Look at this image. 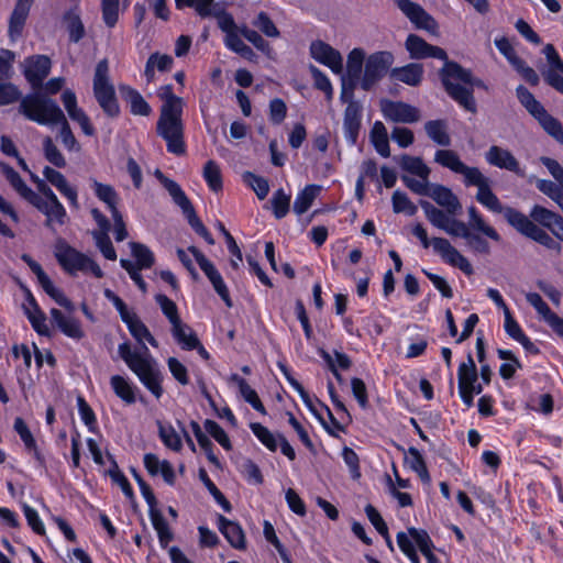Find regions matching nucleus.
I'll list each match as a JSON object with an SVG mask.
<instances>
[{
	"instance_id": "nucleus-32",
	"label": "nucleus",
	"mask_w": 563,
	"mask_h": 563,
	"mask_svg": "<svg viewBox=\"0 0 563 563\" xmlns=\"http://www.w3.org/2000/svg\"><path fill=\"white\" fill-rule=\"evenodd\" d=\"M13 428L15 432L20 435V439L22 440L26 452L31 454L41 464L44 463V457L41 454L36 441L31 430L24 422V420L20 417L15 418Z\"/></svg>"
},
{
	"instance_id": "nucleus-49",
	"label": "nucleus",
	"mask_w": 563,
	"mask_h": 563,
	"mask_svg": "<svg viewBox=\"0 0 563 563\" xmlns=\"http://www.w3.org/2000/svg\"><path fill=\"white\" fill-rule=\"evenodd\" d=\"M427 135L437 144L448 146L451 143L448 128L444 121L434 120L428 121L424 124Z\"/></svg>"
},
{
	"instance_id": "nucleus-30",
	"label": "nucleus",
	"mask_w": 563,
	"mask_h": 563,
	"mask_svg": "<svg viewBox=\"0 0 563 563\" xmlns=\"http://www.w3.org/2000/svg\"><path fill=\"white\" fill-rule=\"evenodd\" d=\"M218 527L228 542L235 549L243 550L246 547L245 534L242 527L223 516L218 518Z\"/></svg>"
},
{
	"instance_id": "nucleus-37",
	"label": "nucleus",
	"mask_w": 563,
	"mask_h": 563,
	"mask_svg": "<svg viewBox=\"0 0 563 563\" xmlns=\"http://www.w3.org/2000/svg\"><path fill=\"white\" fill-rule=\"evenodd\" d=\"M174 64L173 57L167 54H161V53H153L150 55L145 69H144V76L146 77L147 81H153L155 78V70L158 71H168L172 69Z\"/></svg>"
},
{
	"instance_id": "nucleus-59",
	"label": "nucleus",
	"mask_w": 563,
	"mask_h": 563,
	"mask_svg": "<svg viewBox=\"0 0 563 563\" xmlns=\"http://www.w3.org/2000/svg\"><path fill=\"white\" fill-rule=\"evenodd\" d=\"M250 428L254 435L265 445L269 451H276L278 446V440L266 427L258 422H252Z\"/></svg>"
},
{
	"instance_id": "nucleus-5",
	"label": "nucleus",
	"mask_w": 563,
	"mask_h": 563,
	"mask_svg": "<svg viewBox=\"0 0 563 563\" xmlns=\"http://www.w3.org/2000/svg\"><path fill=\"white\" fill-rule=\"evenodd\" d=\"M441 76L442 82L450 97L465 110L475 112L476 104L473 98L475 80L471 73L455 63H445Z\"/></svg>"
},
{
	"instance_id": "nucleus-25",
	"label": "nucleus",
	"mask_w": 563,
	"mask_h": 563,
	"mask_svg": "<svg viewBox=\"0 0 563 563\" xmlns=\"http://www.w3.org/2000/svg\"><path fill=\"white\" fill-rule=\"evenodd\" d=\"M33 1L34 0H16L9 20L8 33L11 41L14 42L21 36Z\"/></svg>"
},
{
	"instance_id": "nucleus-26",
	"label": "nucleus",
	"mask_w": 563,
	"mask_h": 563,
	"mask_svg": "<svg viewBox=\"0 0 563 563\" xmlns=\"http://www.w3.org/2000/svg\"><path fill=\"white\" fill-rule=\"evenodd\" d=\"M45 179L52 184L71 206H78L77 190L66 179V177L58 170L46 166L43 169Z\"/></svg>"
},
{
	"instance_id": "nucleus-61",
	"label": "nucleus",
	"mask_w": 563,
	"mask_h": 563,
	"mask_svg": "<svg viewBox=\"0 0 563 563\" xmlns=\"http://www.w3.org/2000/svg\"><path fill=\"white\" fill-rule=\"evenodd\" d=\"M406 461L409 464L410 468L415 471L423 482L430 481V475L428 473L426 463L417 449H409L408 457Z\"/></svg>"
},
{
	"instance_id": "nucleus-34",
	"label": "nucleus",
	"mask_w": 563,
	"mask_h": 563,
	"mask_svg": "<svg viewBox=\"0 0 563 563\" xmlns=\"http://www.w3.org/2000/svg\"><path fill=\"white\" fill-rule=\"evenodd\" d=\"M110 386L113 393L126 405L136 401V387L128 378L121 375H112L110 377Z\"/></svg>"
},
{
	"instance_id": "nucleus-10",
	"label": "nucleus",
	"mask_w": 563,
	"mask_h": 563,
	"mask_svg": "<svg viewBox=\"0 0 563 563\" xmlns=\"http://www.w3.org/2000/svg\"><path fill=\"white\" fill-rule=\"evenodd\" d=\"M394 64V55L388 51H378L366 57L360 86L363 90H371L388 71Z\"/></svg>"
},
{
	"instance_id": "nucleus-33",
	"label": "nucleus",
	"mask_w": 563,
	"mask_h": 563,
	"mask_svg": "<svg viewBox=\"0 0 563 563\" xmlns=\"http://www.w3.org/2000/svg\"><path fill=\"white\" fill-rule=\"evenodd\" d=\"M176 343L185 351H191L198 345L199 338L187 323L180 321L170 328Z\"/></svg>"
},
{
	"instance_id": "nucleus-6",
	"label": "nucleus",
	"mask_w": 563,
	"mask_h": 563,
	"mask_svg": "<svg viewBox=\"0 0 563 563\" xmlns=\"http://www.w3.org/2000/svg\"><path fill=\"white\" fill-rule=\"evenodd\" d=\"M412 234L420 240L424 249L431 246L434 253L446 264L460 268L466 275L473 274L474 271L470 261L448 239H429L427 230L419 223L413 225Z\"/></svg>"
},
{
	"instance_id": "nucleus-38",
	"label": "nucleus",
	"mask_w": 563,
	"mask_h": 563,
	"mask_svg": "<svg viewBox=\"0 0 563 563\" xmlns=\"http://www.w3.org/2000/svg\"><path fill=\"white\" fill-rule=\"evenodd\" d=\"M468 217L470 229H472L475 232L482 233L483 235L493 240L494 242L499 243L501 241V236L499 235V233L495 230V228H493L484 220V218L475 207L468 208Z\"/></svg>"
},
{
	"instance_id": "nucleus-42",
	"label": "nucleus",
	"mask_w": 563,
	"mask_h": 563,
	"mask_svg": "<svg viewBox=\"0 0 563 563\" xmlns=\"http://www.w3.org/2000/svg\"><path fill=\"white\" fill-rule=\"evenodd\" d=\"M321 191V186L308 185L300 192H298L295 202L294 211L298 216L303 214L312 206V202Z\"/></svg>"
},
{
	"instance_id": "nucleus-2",
	"label": "nucleus",
	"mask_w": 563,
	"mask_h": 563,
	"mask_svg": "<svg viewBox=\"0 0 563 563\" xmlns=\"http://www.w3.org/2000/svg\"><path fill=\"white\" fill-rule=\"evenodd\" d=\"M20 111L31 121L42 125L60 124V140L68 151H79V146L64 112L58 104L41 96H26L20 103Z\"/></svg>"
},
{
	"instance_id": "nucleus-27",
	"label": "nucleus",
	"mask_w": 563,
	"mask_h": 563,
	"mask_svg": "<svg viewBox=\"0 0 563 563\" xmlns=\"http://www.w3.org/2000/svg\"><path fill=\"white\" fill-rule=\"evenodd\" d=\"M362 109L355 101H350L343 120L344 136L350 144H355L361 126Z\"/></svg>"
},
{
	"instance_id": "nucleus-41",
	"label": "nucleus",
	"mask_w": 563,
	"mask_h": 563,
	"mask_svg": "<svg viewBox=\"0 0 563 563\" xmlns=\"http://www.w3.org/2000/svg\"><path fill=\"white\" fill-rule=\"evenodd\" d=\"M157 429L158 437L167 449L174 452H179L183 449L181 435L170 423L157 421Z\"/></svg>"
},
{
	"instance_id": "nucleus-22",
	"label": "nucleus",
	"mask_w": 563,
	"mask_h": 563,
	"mask_svg": "<svg viewBox=\"0 0 563 563\" xmlns=\"http://www.w3.org/2000/svg\"><path fill=\"white\" fill-rule=\"evenodd\" d=\"M62 102L68 117L79 124L86 135L92 136L95 134V129L90 122L89 117L78 106L75 92L70 89L64 90L62 93Z\"/></svg>"
},
{
	"instance_id": "nucleus-47",
	"label": "nucleus",
	"mask_w": 563,
	"mask_h": 563,
	"mask_svg": "<svg viewBox=\"0 0 563 563\" xmlns=\"http://www.w3.org/2000/svg\"><path fill=\"white\" fill-rule=\"evenodd\" d=\"M0 170L10 183V185L14 188V190L26 201L32 197L35 192L26 184L21 179L19 174L9 165L4 163H0Z\"/></svg>"
},
{
	"instance_id": "nucleus-51",
	"label": "nucleus",
	"mask_w": 563,
	"mask_h": 563,
	"mask_svg": "<svg viewBox=\"0 0 563 563\" xmlns=\"http://www.w3.org/2000/svg\"><path fill=\"white\" fill-rule=\"evenodd\" d=\"M477 368L471 354L467 361L460 364L457 369L459 388H468L477 382Z\"/></svg>"
},
{
	"instance_id": "nucleus-62",
	"label": "nucleus",
	"mask_w": 563,
	"mask_h": 563,
	"mask_svg": "<svg viewBox=\"0 0 563 563\" xmlns=\"http://www.w3.org/2000/svg\"><path fill=\"white\" fill-rule=\"evenodd\" d=\"M243 180L254 190L258 199L263 200L268 195L269 185L265 178L246 172L243 174Z\"/></svg>"
},
{
	"instance_id": "nucleus-50",
	"label": "nucleus",
	"mask_w": 563,
	"mask_h": 563,
	"mask_svg": "<svg viewBox=\"0 0 563 563\" xmlns=\"http://www.w3.org/2000/svg\"><path fill=\"white\" fill-rule=\"evenodd\" d=\"M490 180L477 190L476 200L486 209L495 213H504L505 208L498 197L490 189Z\"/></svg>"
},
{
	"instance_id": "nucleus-12",
	"label": "nucleus",
	"mask_w": 563,
	"mask_h": 563,
	"mask_svg": "<svg viewBox=\"0 0 563 563\" xmlns=\"http://www.w3.org/2000/svg\"><path fill=\"white\" fill-rule=\"evenodd\" d=\"M22 260L27 264L30 269L36 275L37 280L44 291L60 307H64L69 312L75 310L74 303L65 296V294L57 288L51 278L45 274L41 265L35 262L31 256L24 254Z\"/></svg>"
},
{
	"instance_id": "nucleus-57",
	"label": "nucleus",
	"mask_w": 563,
	"mask_h": 563,
	"mask_svg": "<svg viewBox=\"0 0 563 563\" xmlns=\"http://www.w3.org/2000/svg\"><path fill=\"white\" fill-rule=\"evenodd\" d=\"M459 174L463 176V183L465 186H475L477 190L490 180L477 167L467 165H464Z\"/></svg>"
},
{
	"instance_id": "nucleus-20",
	"label": "nucleus",
	"mask_w": 563,
	"mask_h": 563,
	"mask_svg": "<svg viewBox=\"0 0 563 563\" xmlns=\"http://www.w3.org/2000/svg\"><path fill=\"white\" fill-rule=\"evenodd\" d=\"M23 74L33 88H38L51 70V59L46 55H34L24 59Z\"/></svg>"
},
{
	"instance_id": "nucleus-53",
	"label": "nucleus",
	"mask_w": 563,
	"mask_h": 563,
	"mask_svg": "<svg viewBox=\"0 0 563 563\" xmlns=\"http://www.w3.org/2000/svg\"><path fill=\"white\" fill-rule=\"evenodd\" d=\"M434 161L441 166L452 170L455 174H459L465 165L461 161L460 156L451 150L437 151L434 154Z\"/></svg>"
},
{
	"instance_id": "nucleus-4",
	"label": "nucleus",
	"mask_w": 563,
	"mask_h": 563,
	"mask_svg": "<svg viewBox=\"0 0 563 563\" xmlns=\"http://www.w3.org/2000/svg\"><path fill=\"white\" fill-rule=\"evenodd\" d=\"M420 206L428 221L437 229L453 238H463L471 251L478 254H489L490 246L482 233H473L466 223L456 218L443 214L439 208L429 201H421Z\"/></svg>"
},
{
	"instance_id": "nucleus-52",
	"label": "nucleus",
	"mask_w": 563,
	"mask_h": 563,
	"mask_svg": "<svg viewBox=\"0 0 563 563\" xmlns=\"http://www.w3.org/2000/svg\"><path fill=\"white\" fill-rule=\"evenodd\" d=\"M498 357L504 360L499 367V374L504 379H510L516 374L517 369L521 368V363L515 356V354L509 350L499 349L497 351Z\"/></svg>"
},
{
	"instance_id": "nucleus-58",
	"label": "nucleus",
	"mask_w": 563,
	"mask_h": 563,
	"mask_svg": "<svg viewBox=\"0 0 563 563\" xmlns=\"http://www.w3.org/2000/svg\"><path fill=\"white\" fill-rule=\"evenodd\" d=\"M393 210L395 213H405L407 216H413L417 212L416 205L408 198V196L396 190L391 197Z\"/></svg>"
},
{
	"instance_id": "nucleus-24",
	"label": "nucleus",
	"mask_w": 563,
	"mask_h": 563,
	"mask_svg": "<svg viewBox=\"0 0 563 563\" xmlns=\"http://www.w3.org/2000/svg\"><path fill=\"white\" fill-rule=\"evenodd\" d=\"M485 159L492 166L522 175L519 162L507 148L493 145L485 153Z\"/></svg>"
},
{
	"instance_id": "nucleus-16",
	"label": "nucleus",
	"mask_w": 563,
	"mask_h": 563,
	"mask_svg": "<svg viewBox=\"0 0 563 563\" xmlns=\"http://www.w3.org/2000/svg\"><path fill=\"white\" fill-rule=\"evenodd\" d=\"M27 202L46 216V224L48 227L55 223H64L66 210L56 195L52 198H42L41 195L34 192Z\"/></svg>"
},
{
	"instance_id": "nucleus-13",
	"label": "nucleus",
	"mask_w": 563,
	"mask_h": 563,
	"mask_svg": "<svg viewBox=\"0 0 563 563\" xmlns=\"http://www.w3.org/2000/svg\"><path fill=\"white\" fill-rule=\"evenodd\" d=\"M310 56L319 64L327 66L333 74L342 75L343 57L341 53L330 44L316 40L309 46Z\"/></svg>"
},
{
	"instance_id": "nucleus-44",
	"label": "nucleus",
	"mask_w": 563,
	"mask_h": 563,
	"mask_svg": "<svg viewBox=\"0 0 563 563\" xmlns=\"http://www.w3.org/2000/svg\"><path fill=\"white\" fill-rule=\"evenodd\" d=\"M409 533L413 538L415 543L420 552L424 555L428 563H440L439 559L433 554V543L427 531L416 528H409Z\"/></svg>"
},
{
	"instance_id": "nucleus-3",
	"label": "nucleus",
	"mask_w": 563,
	"mask_h": 563,
	"mask_svg": "<svg viewBox=\"0 0 563 563\" xmlns=\"http://www.w3.org/2000/svg\"><path fill=\"white\" fill-rule=\"evenodd\" d=\"M184 100L174 93H169L166 102L161 108L157 121V134L166 142L167 151L175 155L186 152L183 124Z\"/></svg>"
},
{
	"instance_id": "nucleus-46",
	"label": "nucleus",
	"mask_w": 563,
	"mask_h": 563,
	"mask_svg": "<svg viewBox=\"0 0 563 563\" xmlns=\"http://www.w3.org/2000/svg\"><path fill=\"white\" fill-rule=\"evenodd\" d=\"M122 91H125V98L130 104L132 114L143 117L151 114L152 108L137 90L131 87H122Z\"/></svg>"
},
{
	"instance_id": "nucleus-55",
	"label": "nucleus",
	"mask_w": 563,
	"mask_h": 563,
	"mask_svg": "<svg viewBox=\"0 0 563 563\" xmlns=\"http://www.w3.org/2000/svg\"><path fill=\"white\" fill-rule=\"evenodd\" d=\"M400 166L404 170L418 176L419 178H429L430 169L419 157L402 155Z\"/></svg>"
},
{
	"instance_id": "nucleus-63",
	"label": "nucleus",
	"mask_w": 563,
	"mask_h": 563,
	"mask_svg": "<svg viewBox=\"0 0 563 563\" xmlns=\"http://www.w3.org/2000/svg\"><path fill=\"white\" fill-rule=\"evenodd\" d=\"M290 206V195H287L283 189H278L272 197V207L274 216L277 219L284 218Z\"/></svg>"
},
{
	"instance_id": "nucleus-17",
	"label": "nucleus",
	"mask_w": 563,
	"mask_h": 563,
	"mask_svg": "<svg viewBox=\"0 0 563 563\" xmlns=\"http://www.w3.org/2000/svg\"><path fill=\"white\" fill-rule=\"evenodd\" d=\"M395 2L417 27L437 33L438 24L435 20L420 4L410 0H395Z\"/></svg>"
},
{
	"instance_id": "nucleus-29",
	"label": "nucleus",
	"mask_w": 563,
	"mask_h": 563,
	"mask_svg": "<svg viewBox=\"0 0 563 563\" xmlns=\"http://www.w3.org/2000/svg\"><path fill=\"white\" fill-rule=\"evenodd\" d=\"M51 317L57 328L68 338L80 340L84 338L85 332L81 329L80 322L71 316H65L60 310L53 308L49 311Z\"/></svg>"
},
{
	"instance_id": "nucleus-60",
	"label": "nucleus",
	"mask_w": 563,
	"mask_h": 563,
	"mask_svg": "<svg viewBox=\"0 0 563 563\" xmlns=\"http://www.w3.org/2000/svg\"><path fill=\"white\" fill-rule=\"evenodd\" d=\"M155 300L159 306L162 312L168 319L170 327L181 321L178 314V308L176 303L165 295H156Z\"/></svg>"
},
{
	"instance_id": "nucleus-7",
	"label": "nucleus",
	"mask_w": 563,
	"mask_h": 563,
	"mask_svg": "<svg viewBox=\"0 0 563 563\" xmlns=\"http://www.w3.org/2000/svg\"><path fill=\"white\" fill-rule=\"evenodd\" d=\"M93 96L101 109L110 117L120 112L114 86L110 79L109 62L104 58L98 62L92 79Z\"/></svg>"
},
{
	"instance_id": "nucleus-31",
	"label": "nucleus",
	"mask_w": 563,
	"mask_h": 563,
	"mask_svg": "<svg viewBox=\"0 0 563 563\" xmlns=\"http://www.w3.org/2000/svg\"><path fill=\"white\" fill-rule=\"evenodd\" d=\"M23 308L33 329L41 335H48L49 328L46 323V317L32 296H30Z\"/></svg>"
},
{
	"instance_id": "nucleus-1",
	"label": "nucleus",
	"mask_w": 563,
	"mask_h": 563,
	"mask_svg": "<svg viewBox=\"0 0 563 563\" xmlns=\"http://www.w3.org/2000/svg\"><path fill=\"white\" fill-rule=\"evenodd\" d=\"M131 335L137 342L139 347L133 349L130 342H123L118 346V354L129 367V369L136 375L139 380L156 397L159 398L163 394L162 375L157 366V362L152 356L145 343L153 347L158 346V342L152 335L148 328L144 322L132 312L122 320Z\"/></svg>"
},
{
	"instance_id": "nucleus-45",
	"label": "nucleus",
	"mask_w": 563,
	"mask_h": 563,
	"mask_svg": "<svg viewBox=\"0 0 563 563\" xmlns=\"http://www.w3.org/2000/svg\"><path fill=\"white\" fill-rule=\"evenodd\" d=\"M129 5V1L124 0L122 8L120 0H101L102 20L108 27H113L118 21L120 12L124 11Z\"/></svg>"
},
{
	"instance_id": "nucleus-21",
	"label": "nucleus",
	"mask_w": 563,
	"mask_h": 563,
	"mask_svg": "<svg viewBox=\"0 0 563 563\" xmlns=\"http://www.w3.org/2000/svg\"><path fill=\"white\" fill-rule=\"evenodd\" d=\"M427 196L444 209H439L443 214L455 218L461 213L462 205L450 188L442 185H431Z\"/></svg>"
},
{
	"instance_id": "nucleus-11",
	"label": "nucleus",
	"mask_w": 563,
	"mask_h": 563,
	"mask_svg": "<svg viewBox=\"0 0 563 563\" xmlns=\"http://www.w3.org/2000/svg\"><path fill=\"white\" fill-rule=\"evenodd\" d=\"M130 247L136 263L133 264L129 260H121L120 264L129 273L131 279L137 285L141 291L146 292L147 285L142 278L140 271L150 268L154 264V255L147 246L140 243L131 242Z\"/></svg>"
},
{
	"instance_id": "nucleus-14",
	"label": "nucleus",
	"mask_w": 563,
	"mask_h": 563,
	"mask_svg": "<svg viewBox=\"0 0 563 563\" xmlns=\"http://www.w3.org/2000/svg\"><path fill=\"white\" fill-rule=\"evenodd\" d=\"M366 53L361 47L353 48L346 57V74L342 75V95L343 100L347 97V91L352 92L354 89L355 80L362 78V68L365 66Z\"/></svg>"
},
{
	"instance_id": "nucleus-43",
	"label": "nucleus",
	"mask_w": 563,
	"mask_h": 563,
	"mask_svg": "<svg viewBox=\"0 0 563 563\" xmlns=\"http://www.w3.org/2000/svg\"><path fill=\"white\" fill-rule=\"evenodd\" d=\"M371 142L377 153L383 157L390 155L388 134L385 125L380 121H376L371 130Z\"/></svg>"
},
{
	"instance_id": "nucleus-23",
	"label": "nucleus",
	"mask_w": 563,
	"mask_h": 563,
	"mask_svg": "<svg viewBox=\"0 0 563 563\" xmlns=\"http://www.w3.org/2000/svg\"><path fill=\"white\" fill-rule=\"evenodd\" d=\"M406 48L412 58H427L433 57L441 60H446L448 55L444 49L438 46L428 44L423 38L418 35L410 34L406 40Z\"/></svg>"
},
{
	"instance_id": "nucleus-19",
	"label": "nucleus",
	"mask_w": 563,
	"mask_h": 563,
	"mask_svg": "<svg viewBox=\"0 0 563 563\" xmlns=\"http://www.w3.org/2000/svg\"><path fill=\"white\" fill-rule=\"evenodd\" d=\"M91 216L99 227L98 231L92 232L97 247L107 260L115 261L117 253L108 235L110 230L109 220L98 209H92Z\"/></svg>"
},
{
	"instance_id": "nucleus-15",
	"label": "nucleus",
	"mask_w": 563,
	"mask_h": 563,
	"mask_svg": "<svg viewBox=\"0 0 563 563\" xmlns=\"http://www.w3.org/2000/svg\"><path fill=\"white\" fill-rule=\"evenodd\" d=\"M380 111L386 120L396 123H413L420 120V111L401 101L382 100Z\"/></svg>"
},
{
	"instance_id": "nucleus-40",
	"label": "nucleus",
	"mask_w": 563,
	"mask_h": 563,
	"mask_svg": "<svg viewBox=\"0 0 563 563\" xmlns=\"http://www.w3.org/2000/svg\"><path fill=\"white\" fill-rule=\"evenodd\" d=\"M91 187L98 199L108 207L110 213L119 211V196L112 186L92 179Z\"/></svg>"
},
{
	"instance_id": "nucleus-35",
	"label": "nucleus",
	"mask_w": 563,
	"mask_h": 563,
	"mask_svg": "<svg viewBox=\"0 0 563 563\" xmlns=\"http://www.w3.org/2000/svg\"><path fill=\"white\" fill-rule=\"evenodd\" d=\"M504 217L507 222L514 227L518 232H520L525 236H529L532 230L537 227L530 216H526L522 212H519L512 208H505Z\"/></svg>"
},
{
	"instance_id": "nucleus-48",
	"label": "nucleus",
	"mask_w": 563,
	"mask_h": 563,
	"mask_svg": "<svg viewBox=\"0 0 563 563\" xmlns=\"http://www.w3.org/2000/svg\"><path fill=\"white\" fill-rule=\"evenodd\" d=\"M530 218L533 222H538L550 231H552L559 221L563 219L561 214L539 205L533 206L530 211Z\"/></svg>"
},
{
	"instance_id": "nucleus-56",
	"label": "nucleus",
	"mask_w": 563,
	"mask_h": 563,
	"mask_svg": "<svg viewBox=\"0 0 563 563\" xmlns=\"http://www.w3.org/2000/svg\"><path fill=\"white\" fill-rule=\"evenodd\" d=\"M202 175L211 190L217 192L222 189L221 169L214 161L206 163Z\"/></svg>"
},
{
	"instance_id": "nucleus-39",
	"label": "nucleus",
	"mask_w": 563,
	"mask_h": 563,
	"mask_svg": "<svg viewBox=\"0 0 563 563\" xmlns=\"http://www.w3.org/2000/svg\"><path fill=\"white\" fill-rule=\"evenodd\" d=\"M423 68L419 64H408L404 67L394 68L391 77L409 86H418L422 79Z\"/></svg>"
},
{
	"instance_id": "nucleus-28",
	"label": "nucleus",
	"mask_w": 563,
	"mask_h": 563,
	"mask_svg": "<svg viewBox=\"0 0 563 563\" xmlns=\"http://www.w3.org/2000/svg\"><path fill=\"white\" fill-rule=\"evenodd\" d=\"M144 466L152 476L161 475L166 484H175V471L167 460H159L156 454L146 453L144 455Z\"/></svg>"
},
{
	"instance_id": "nucleus-64",
	"label": "nucleus",
	"mask_w": 563,
	"mask_h": 563,
	"mask_svg": "<svg viewBox=\"0 0 563 563\" xmlns=\"http://www.w3.org/2000/svg\"><path fill=\"white\" fill-rule=\"evenodd\" d=\"M205 429L224 450L230 451L232 449V444L227 432L216 421L206 420Z\"/></svg>"
},
{
	"instance_id": "nucleus-54",
	"label": "nucleus",
	"mask_w": 563,
	"mask_h": 563,
	"mask_svg": "<svg viewBox=\"0 0 563 563\" xmlns=\"http://www.w3.org/2000/svg\"><path fill=\"white\" fill-rule=\"evenodd\" d=\"M154 174L161 184L165 187V189L169 192L175 203L183 205L188 208V198L179 185L167 178L159 169H156Z\"/></svg>"
},
{
	"instance_id": "nucleus-9",
	"label": "nucleus",
	"mask_w": 563,
	"mask_h": 563,
	"mask_svg": "<svg viewBox=\"0 0 563 563\" xmlns=\"http://www.w3.org/2000/svg\"><path fill=\"white\" fill-rule=\"evenodd\" d=\"M517 97L527 111L538 120L544 131L563 144V126L560 121L550 115L526 87L519 86L517 88Z\"/></svg>"
},
{
	"instance_id": "nucleus-18",
	"label": "nucleus",
	"mask_w": 563,
	"mask_h": 563,
	"mask_svg": "<svg viewBox=\"0 0 563 563\" xmlns=\"http://www.w3.org/2000/svg\"><path fill=\"white\" fill-rule=\"evenodd\" d=\"M219 29L224 33V45L232 52H236L243 44L242 26H239L232 14L227 11L214 12Z\"/></svg>"
},
{
	"instance_id": "nucleus-8",
	"label": "nucleus",
	"mask_w": 563,
	"mask_h": 563,
	"mask_svg": "<svg viewBox=\"0 0 563 563\" xmlns=\"http://www.w3.org/2000/svg\"><path fill=\"white\" fill-rule=\"evenodd\" d=\"M55 257L63 269L70 275H76L80 272L91 273L97 278H101L103 276V272L91 257L65 242L56 244Z\"/></svg>"
},
{
	"instance_id": "nucleus-36",
	"label": "nucleus",
	"mask_w": 563,
	"mask_h": 563,
	"mask_svg": "<svg viewBox=\"0 0 563 563\" xmlns=\"http://www.w3.org/2000/svg\"><path fill=\"white\" fill-rule=\"evenodd\" d=\"M229 382L238 386L241 396L253 407V409L262 415H266L265 407L258 398L257 393L245 382V379L240 377L238 374H232L229 377Z\"/></svg>"
}]
</instances>
